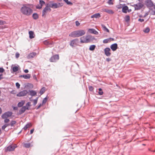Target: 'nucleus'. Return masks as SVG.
Returning a JSON list of instances; mask_svg holds the SVG:
<instances>
[{
  "mask_svg": "<svg viewBox=\"0 0 155 155\" xmlns=\"http://www.w3.org/2000/svg\"><path fill=\"white\" fill-rule=\"evenodd\" d=\"M131 11V9H130V10H128V12H130Z\"/></svg>",
  "mask_w": 155,
  "mask_h": 155,
  "instance_id": "nucleus-63",
  "label": "nucleus"
},
{
  "mask_svg": "<svg viewBox=\"0 0 155 155\" xmlns=\"http://www.w3.org/2000/svg\"><path fill=\"white\" fill-rule=\"evenodd\" d=\"M29 37L31 39L33 38H34V33L32 31H29Z\"/></svg>",
  "mask_w": 155,
  "mask_h": 155,
  "instance_id": "nucleus-26",
  "label": "nucleus"
},
{
  "mask_svg": "<svg viewBox=\"0 0 155 155\" xmlns=\"http://www.w3.org/2000/svg\"><path fill=\"white\" fill-rule=\"evenodd\" d=\"M48 5L46 4L45 7L44 8L42 12V16H44L45 15L47 11H48Z\"/></svg>",
  "mask_w": 155,
  "mask_h": 155,
  "instance_id": "nucleus-19",
  "label": "nucleus"
},
{
  "mask_svg": "<svg viewBox=\"0 0 155 155\" xmlns=\"http://www.w3.org/2000/svg\"><path fill=\"white\" fill-rule=\"evenodd\" d=\"M32 17L34 19L36 20L38 18V15L37 13H35L33 14Z\"/></svg>",
  "mask_w": 155,
  "mask_h": 155,
  "instance_id": "nucleus-29",
  "label": "nucleus"
},
{
  "mask_svg": "<svg viewBox=\"0 0 155 155\" xmlns=\"http://www.w3.org/2000/svg\"><path fill=\"white\" fill-rule=\"evenodd\" d=\"M47 99L46 97H45L44 99L43 100V101H42V104H45L46 103L47 101Z\"/></svg>",
  "mask_w": 155,
  "mask_h": 155,
  "instance_id": "nucleus-42",
  "label": "nucleus"
},
{
  "mask_svg": "<svg viewBox=\"0 0 155 155\" xmlns=\"http://www.w3.org/2000/svg\"><path fill=\"white\" fill-rule=\"evenodd\" d=\"M10 125L9 123L8 124H5L4 125H3L2 127V129L3 130H4L8 126Z\"/></svg>",
  "mask_w": 155,
  "mask_h": 155,
  "instance_id": "nucleus-34",
  "label": "nucleus"
},
{
  "mask_svg": "<svg viewBox=\"0 0 155 155\" xmlns=\"http://www.w3.org/2000/svg\"><path fill=\"white\" fill-rule=\"evenodd\" d=\"M143 6V5L141 3L139 2L136 4H134L133 5L135 10H140Z\"/></svg>",
  "mask_w": 155,
  "mask_h": 155,
  "instance_id": "nucleus-5",
  "label": "nucleus"
},
{
  "mask_svg": "<svg viewBox=\"0 0 155 155\" xmlns=\"http://www.w3.org/2000/svg\"><path fill=\"white\" fill-rule=\"evenodd\" d=\"M4 119L5 120H4V122L5 123H8L10 121L9 119L7 118Z\"/></svg>",
  "mask_w": 155,
  "mask_h": 155,
  "instance_id": "nucleus-44",
  "label": "nucleus"
},
{
  "mask_svg": "<svg viewBox=\"0 0 155 155\" xmlns=\"http://www.w3.org/2000/svg\"><path fill=\"white\" fill-rule=\"evenodd\" d=\"M36 55V52H32L30 53L28 56L27 58L28 59L32 58Z\"/></svg>",
  "mask_w": 155,
  "mask_h": 155,
  "instance_id": "nucleus-18",
  "label": "nucleus"
},
{
  "mask_svg": "<svg viewBox=\"0 0 155 155\" xmlns=\"http://www.w3.org/2000/svg\"><path fill=\"white\" fill-rule=\"evenodd\" d=\"M145 4L147 7H151L153 6V3L151 0H147L145 2Z\"/></svg>",
  "mask_w": 155,
  "mask_h": 155,
  "instance_id": "nucleus-8",
  "label": "nucleus"
},
{
  "mask_svg": "<svg viewBox=\"0 0 155 155\" xmlns=\"http://www.w3.org/2000/svg\"><path fill=\"white\" fill-rule=\"evenodd\" d=\"M101 17L100 14L99 13L95 14L91 16V18H99Z\"/></svg>",
  "mask_w": 155,
  "mask_h": 155,
  "instance_id": "nucleus-24",
  "label": "nucleus"
},
{
  "mask_svg": "<svg viewBox=\"0 0 155 155\" xmlns=\"http://www.w3.org/2000/svg\"><path fill=\"white\" fill-rule=\"evenodd\" d=\"M18 67L19 66H18V67L16 66L13 67L12 68V71L13 72H15L17 71L18 70Z\"/></svg>",
  "mask_w": 155,
  "mask_h": 155,
  "instance_id": "nucleus-30",
  "label": "nucleus"
},
{
  "mask_svg": "<svg viewBox=\"0 0 155 155\" xmlns=\"http://www.w3.org/2000/svg\"><path fill=\"white\" fill-rule=\"evenodd\" d=\"M2 109L1 108V107H0V114L2 113Z\"/></svg>",
  "mask_w": 155,
  "mask_h": 155,
  "instance_id": "nucleus-61",
  "label": "nucleus"
},
{
  "mask_svg": "<svg viewBox=\"0 0 155 155\" xmlns=\"http://www.w3.org/2000/svg\"><path fill=\"white\" fill-rule=\"evenodd\" d=\"M138 21L141 22H143L144 21V20L143 19L139 18Z\"/></svg>",
  "mask_w": 155,
  "mask_h": 155,
  "instance_id": "nucleus-53",
  "label": "nucleus"
},
{
  "mask_svg": "<svg viewBox=\"0 0 155 155\" xmlns=\"http://www.w3.org/2000/svg\"><path fill=\"white\" fill-rule=\"evenodd\" d=\"M88 32L97 35L98 34V32L94 28H91L88 30Z\"/></svg>",
  "mask_w": 155,
  "mask_h": 155,
  "instance_id": "nucleus-17",
  "label": "nucleus"
},
{
  "mask_svg": "<svg viewBox=\"0 0 155 155\" xmlns=\"http://www.w3.org/2000/svg\"><path fill=\"white\" fill-rule=\"evenodd\" d=\"M19 55H20V54L18 53V52L16 53V54H15L16 58H18L19 56Z\"/></svg>",
  "mask_w": 155,
  "mask_h": 155,
  "instance_id": "nucleus-52",
  "label": "nucleus"
},
{
  "mask_svg": "<svg viewBox=\"0 0 155 155\" xmlns=\"http://www.w3.org/2000/svg\"><path fill=\"white\" fill-rule=\"evenodd\" d=\"M153 12V15H155V11H154Z\"/></svg>",
  "mask_w": 155,
  "mask_h": 155,
  "instance_id": "nucleus-64",
  "label": "nucleus"
},
{
  "mask_svg": "<svg viewBox=\"0 0 155 155\" xmlns=\"http://www.w3.org/2000/svg\"><path fill=\"white\" fill-rule=\"evenodd\" d=\"M29 91L30 92V95L31 96H33L36 95L37 92L36 91L31 90H29Z\"/></svg>",
  "mask_w": 155,
  "mask_h": 155,
  "instance_id": "nucleus-22",
  "label": "nucleus"
},
{
  "mask_svg": "<svg viewBox=\"0 0 155 155\" xmlns=\"http://www.w3.org/2000/svg\"><path fill=\"white\" fill-rule=\"evenodd\" d=\"M24 71L25 73H27L28 72V70L26 69L24 70Z\"/></svg>",
  "mask_w": 155,
  "mask_h": 155,
  "instance_id": "nucleus-58",
  "label": "nucleus"
},
{
  "mask_svg": "<svg viewBox=\"0 0 155 155\" xmlns=\"http://www.w3.org/2000/svg\"><path fill=\"white\" fill-rule=\"evenodd\" d=\"M17 147L16 145H10L7 147V150L11 151H13L15 148Z\"/></svg>",
  "mask_w": 155,
  "mask_h": 155,
  "instance_id": "nucleus-12",
  "label": "nucleus"
},
{
  "mask_svg": "<svg viewBox=\"0 0 155 155\" xmlns=\"http://www.w3.org/2000/svg\"><path fill=\"white\" fill-rule=\"evenodd\" d=\"M34 129H32L31 130H30V134H32L34 132Z\"/></svg>",
  "mask_w": 155,
  "mask_h": 155,
  "instance_id": "nucleus-57",
  "label": "nucleus"
},
{
  "mask_svg": "<svg viewBox=\"0 0 155 155\" xmlns=\"http://www.w3.org/2000/svg\"><path fill=\"white\" fill-rule=\"evenodd\" d=\"M45 87H43L41 88V90H40V93L41 94H43L44 93V92H45Z\"/></svg>",
  "mask_w": 155,
  "mask_h": 155,
  "instance_id": "nucleus-40",
  "label": "nucleus"
},
{
  "mask_svg": "<svg viewBox=\"0 0 155 155\" xmlns=\"http://www.w3.org/2000/svg\"><path fill=\"white\" fill-rule=\"evenodd\" d=\"M15 85L17 88L18 89L20 88V85L18 82H16L15 84Z\"/></svg>",
  "mask_w": 155,
  "mask_h": 155,
  "instance_id": "nucleus-47",
  "label": "nucleus"
},
{
  "mask_svg": "<svg viewBox=\"0 0 155 155\" xmlns=\"http://www.w3.org/2000/svg\"><path fill=\"white\" fill-rule=\"evenodd\" d=\"M107 3L109 5H112L113 4L112 2V0H109L108 1Z\"/></svg>",
  "mask_w": 155,
  "mask_h": 155,
  "instance_id": "nucleus-45",
  "label": "nucleus"
},
{
  "mask_svg": "<svg viewBox=\"0 0 155 155\" xmlns=\"http://www.w3.org/2000/svg\"><path fill=\"white\" fill-rule=\"evenodd\" d=\"M39 4L38 5L36 6L37 9H40L42 8L43 5L45 4V2L42 0H40L39 1Z\"/></svg>",
  "mask_w": 155,
  "mask_h": 155,
  "instance_id": "nucleus-11",
  "label": "nucleus"
},
{
  "mask_svg": "<svg viewBox=\"0 0 155 155\" xmlns=\"http://www.w3.org/2000/svg\"><path fill=\"white\" fill-rule=\"evenodd\" d=\"M101 26L104 31L107 32H109V29L107 28L106 26L104 24H102L101 25Z\"/></svg>",
  "mask_w": 155,
  "mask_h": 155,
  "instance_id": "nucleus-23",
  "label": "nucleus"
},
{
  "mask_svg": "<svg viewBox=\"0 0 155 155\" xmlns=\"http://www.w3.org/2000/svg\"><path fill=\"white\" fill-rule=\"evenodd\" d=\"M75 24H76V25L77 26H78L80 25V23L78 21H76Z\"/></svg>",
  "mask_w": 155,
  "mask_h": 155,
  "instance_id": "nucleus-50",
  "label": "nucleus"
},
{
  "mask_svg": "<svg viewBox=\"0 0 155 155\" xmlns=\"http://www.w3.org/2000/svg\"><path fill=\"white\" fill-rule=\"evenodd\" d=\"M31 144L30 143H24V146L25 147L27 148H29Z\"/></svg>",
  "mask_w": 155,
  "mask_h": 155,
  "instance_id": "nucleus-33",
  "label": "nucleus"
},
{
  "mask_svg": "<svg viewBox=\"0 0 155 155\" xmlns=\"http://www.w3.org/2000/svg\"><path fill=\"white\" fill-rule=\"evenodd\" d=\"M78 40L77 38L75 39L71 40L70 43V45L72 47H74V45H77L78 42Z\"/></svg>",
  "mask_w": 155,
  "mask_h": 155,
  "instance_id": "nucleus-9",
  "label": "nucleus"
},
{
  "mask_svg": "<svg viewBox=\"0 0 155 155\" xmlns=\"http://www.w3.org/2000/svg\"><path fill=\"white\" fill-rule=\"evenodd\" d=\"M128 8L127 6H125L122 8V12L124 13L127 12V10H128Z\"/></svg>",
  "mask_w": 155,
  "mask_h": 155,
  "instance_id": "nucleus-27",
  "label": "nucleus"
},
{
  "mask_svg": "<svg viewBox=\"0 0 155 155\" xmlns=\"http://www.w3.org/2000/svg\"><path fill=\"white\" fill-rule=\"evenodd\" d=\"M43 105V104H41V103L40 104H39V106H38L37 107H36V109L37 110L38 109H39V108H40V107L41 106H42Z\"/></svg>",
  "mask_w": 155,
  "mask_h": 155,
  "instance_id": "nucleus-48",
  "label": "nucleus"
},
{
  "mask_svg": "<svg viewBox=\"0 0 155 155\" xmlns=\"http://www.w3.org/2000/svg\"><path fill=\"white\" fill-rule=\"evenodd\" d=\"M88 88L89 90L90 91H92L94 90V87L92 86H88Z\"/></svg>",
  "mask_w": 155,
  "mask_h": 155,
  "instance_id": "nucleus-43",
  "label": "nucleus"
},
{
  "mask_svg": "<svg viewBox=\"0 0 155 155\" xmlns=\"http://www.w3.org/2000/svg\"><path fill=\"white\" fill-rule=\"evenodd\" d=\"M38 97H37L33 101V105L34 106H35L36 104L38 102Z\"/></svg>",
  "mask_w": 155,
  "mask_h": 155,
  "instance_id": "nucleus-36",
  "label": "nucleus"
},
{
  "mask_svg": "<svg viewBox=\"0 0 155 155\" xmlns=\"http://www.w3.org/2000/svg\"><path fill=\"white\" fill-rule=\"evenodd\" d=\"M102 11L108 14H114V12L111 10H109L107 9H103Z\"/></svg>",
  "mask_w": 155,
  "mask_h": 155,
  "instance_id": "nucleus-21",
  "label": "nucleus"
},
{
  "mask_svg": "<svg viewBox=\"0 0 155 155\" xmlns=\"http://www.w3.org/2000/svg\"><path fill=\"white\" fill-rule=\"evenodd\" d=\"M5 71L4 69L2 68H0V73H2Z\"/></svg>",
  "mask_w": 155,
  "mask_h": 155,
  "instance_id": "nucleus-49",
  "label": "nucleus"
},
{
  "mask_svg": "<svg viewBox=\"0 0 155 155\" xmlns=\"http://www.w3.org/2000/svg\"><path fill=\"white\" fill-rule=\"evenodd\" d=\"M2 74H0V80L3 79V78L2 77Z\"/></svg>",
  "mask_w": 155,
  "mask_h": 155,
  "instance_id": "nucleus-59",
  "label": "nucleus"
},
{
  "mask_svg": "<svg viewBox=\"0 0 155 155\" xmlns=\"http://www.w3.org/2000/svg\"><path fill=\"white\" fill-rule=\"evenodd\" d=\"M106 61L107 62H109L111 61V59L110 58H106Z\"/></svg>",
  "mask_w": 155,
  "mask_h": 155,
  "instance_id": "nucleus-55",
  "label": "nucleus"
},
{
  "mask_svg": "<svg viewBox=\"0 0 155 155\" xmlns=\"http://www.w3.org/2000/svg\"><path fill=\"white\" fill-rule=\"evenodd\" d=\"M125 20L126 21L128 22V21L130 19V17L129 15H126L125 16Z\"/></svg>",
  "mask_w": 155,
  "mask_h": 155,
  "instance_id": "nucleus-39",
  "label": "nucleus"
},
{
  "mask_svg": "<svg viewBox=\"0 0 155 155\" xmlns=\"http://www.w3.org/2000/svg\"><path fill=\"white\" fill-rule=\"evenodd\" d=\"M63 5V4L62 3H53L52 4H50V7L53 8H59L62 6Z\"/></svg>",
  "mask_w": 155,
  "mask_h": 155,
  "instance_id": "nucleus-4",
  "label": "nucleus"
},
{
  "mask_svg": "<svg viewBox=\"0 0 155 155\" xmlns=\"http://www.w3.org/2000/svg\"><path fill=\"white\" fill-rule=\"evenodd\" d=\"M85 33V30H79L71 32L69 35V36L73 38L78 37L84 35Z\"/></svg>",
  "mask_w": 155,
  "mask_h": 155,
  "instance_id": "nucleus-1",
  "label": "nucleus"
},
{
  "mask_svg": "<svg viewBox=\"0 0 155 155\" xmlns=\"http://www.w3.org/2000/svg\"><path fill=\"white\" fill-rule=\"evenodd\" d=\"M22 13L27 16H29L31 15L33 12V10L30 7L24 6L21 8Z\"/></svg>",
  "mask_w": 155,
  "mask_h": 155,
  "instance_id": "nucleus-2",
  "label": "nucleus"
},
{
  "mask_svg": "<svg viewBox=\"0 0 155 155\" xmlns=\"http://www.w3.org/2000/svg\"><path fill=\"white\" fill-rule=\"evenodd\" d=\"M148 15V12L146 13L145 14V15L143 16V17H145L146 16H147Z\"/></svg>",
  "mask_w": 155,
  "mask_h": 155,
  "instance_id": "nucleus-60",
  "label": "nucleus"
},
{
  "mask_svg": "<svg viewBox=\"0 0 155 155\" xmlns=\"http://www.w3.org/2000/svg\"><path fill=\"white\" fill-rule=\"evenodd\" d=\"M12 112L11 111L6 112L2 114V117L3 119L8 118L11 117L12 115Z\"/></svg>",
  "mask_w": 155,
  "mask_h": 155,
  "instance_id": "nucleus-6",
  "label": "nucleus"
},
{
  "mask_svg": "<svg viewBox=\"0 0 155 155\" xmlns=\"http://www.w3.org/2000/svg\"><path fill=\"white\" fill-rule=\"evenodd\" d=\"M114 39L113 38H107L106 39H104L103 41V42L104 44H106L108 42H110L111 41H114Z\"/></svg>",
  "mask_w": 155,
  "mask_h": 155,
  "instance_id": "nucleus-16",
  "label": "nucleus"
},
{
  "mask_svg": "<svg viewBox=\"0 0 155 155\" xmlns=\"http://www.w3.org/2000/svg\"><path fill=\"white\" fill-rule=\"evenodd\" d=\"M34 78L35 79H37V78L35 75L34 76Z\"/></svg>",
  "mask_w": 155,
  "mask_h": 155,
  "instance_id": "nucleus-62",
  "label": "nucleus"
},
{
  "mask_svg": "<svg viewBox=\"0 0 155 155\" xmlns=\"http://www.w3.org/2000/svg\"><path fill=\"white\" fill-rule=\"evenodd\" d=\"M64 1L67 4L70 5H72L73 4L71 2L69 1L68 0H64Z\"/></svg>",
  "mask_w": 155,
  "mask_h": 155,
  "instance_id": "nucleus-38",
  "label": "nucleus"
},
{
  "mask_svg": "<svg viewBox=\"0 0 155 155\" xmlns=\"http://www.w3.org/2000/svg\"><path fill=\"white\" fill-rule=\"evenodd\" d=\"M19 78L23 77L25 79H29L31 77V75L29 74H27L26 75H20L19 76Z\"/></svg>",
  "mask_w": 155,
  "mask_h": 155,
  "instance_id": "nucleus-20",
  "label": "nucleus"
},
{
  "mask_svg": "<svg viewBox=\"0 0 155 155\" xmlns=\"http://www.w3.org/2000/svg\"><path fill=\"white\" fill-rule=\"evenodd\" d=\"M47 5H48V11L50 12L51 11V9L50 8V4L48 3H47Z\"/></svg>",
  "mask_w": 155,
  "mask_h": 155,
  "instance_id": "nucleus-46",
  "label": "nucleus"
},
{
  "mask_svg": "<svg viewBox=\"0 0 155 155\" xmlns=\"http://www.w3.org/2000/svg\"><path fill=\"white\" fill-rule=\"evenodd\" d=\"M31 126V123H28L24 127L23 129L24 130H26L27 129Z\"/></svg>",
  "mask_w": 155,
  "mask_h": 155,
  "instance_id": "nucleus-28",
  "label": "nucleus"
},
{
  "mask_svg": "<svg viewBox=\"0 0 155 155\" xmlns=\"http://www.w3.org/2000/svg\"><path fill=\"white\" fill-rule=\"evenodd\" d=\"M28 93V91L26 90H24L18 93L17 94V96L18 97H22L25 96Z\"/></svg>",
  "mask_w": 155,
  "mask_h": 155,
  "instance_id": "nucleus-10",
  "label": "nucleus"
},
{
  "mask_svg": "<svg viewBox=\"0 0 155 155\" xmlns=\"http://www.w3.org/2000/svg\"><path fill=\"white\" fill-rule=\"evenodd\" d=\"M59 58V55L55 54L51 56L50 59V61L51 62H55L57 61L58 60Z\"/></svg>",
  "mask_w": 155,
  "mask_h": 155,
  "instance_id": "nucleus-7",
  "label": "nucleus"
},
{
  "mask_svg": "<svg viewBox=\"0 0 155 155\" xmlns=\"http://www.w3.org/2000/svg\"><path fill=\"white\" fill-rule=\"evenodd\" d=\"M16 123V121L15 120H12L11 122L9 123V125H11L12 127L14 126V124H15Z\"/></svg>",
  "mask_w": 155,
  "mask_h": 155,
  "instance_id": "nucleus-32",
  "label": "nucleus"
},
{
  "mask_svg": "<svg viewBox=\"0 0 155 155\" xmlns=\"http://www.w3.org/2000/svg\"><path fill=\"white\" fill-rule=\"evenodd\" d=\"M25 103V101H21L20 102H19L18 104V106L19 107H22L23 106Z\"/></svg>",
  "mask_w": 155,
  "mask_h": 155,
  "instance_id": "nucleus-25",
  "label": "nucleus"
},
{
  "mask_svg": "<svg viewBox=\"0 0 155 155\" xmlns=\"http://www.w3.org/2000/svg\"><path fill=\"white\" fill-rule=\"evenodd\" d=\"M110 50L109 48H106L104 49V52L105 55L107 57L110 56L111 53L110 52Z\"/></svg>",
  "mask_w": 155,
  "mask_h": 155,
  "instance_id": "nucleus-13",
  "label": "nucleus"
},
{
  "mask_svg": "<svg viewBox=\"0 0 155 155\" xmlns=\"http://www.w3.org/2000/svg\"><path fill=\"white\" fill-rule=\"evenodd\" d=\"M26 110H28V107H26V106H24L21 107V109L19 111V114H21L24 113Z\"/></svg>",
  "mask_w": 155,
  "mask_h": 155,
  "instance_id": "nucleus-14",
  "label": "nucleus"
},
{
  "mask_svg": "<svg viewBox=\"0 0 155 155\" xmlns=\"http://www.w3.org/2000/svg\"><path fill=\"white\" fill-rule=\"evenodd\" d=\"M13 109L14 110H18V107H13Z\"/></svg>",
  "mask_w": 155,
  "mask_h": 155,
  "instance_id": "nucleus-56",
  "label": "nucleus"
},
{
  "mask_svg": "<svg viewBox=\"0 0 155 155\" xmlns=\"http://www.w3.org/2000/svg\"><path fill=\"white\" fill-rule=\"evenodd\" d=\"M99 92L98 94L100 95H102L103 94V92L101 88H99L98 89Z\"/></svg>",
  "mask_w": 155,
  "mask_h": 155,
  "instance_id": "nucleus-37",
  "label": "nucleus"
},
{
  "mask_svg": "<svg viewBox=\"0 0 155 155\" xmlns=\"http://www.w3.org/2000/svg\"><path fill=\"white\" fill-rule=\"evenodd\" d=\"M5 22L4 21L2 20H0V25H4L5 23Z\"/></svg>",
  "mask_w": 155,
  "mask_h": 155,
  "instance_id": "nucleus-51",
  "label": "nucleus"
},
{
  "mask_svg": "<svg viewBox=\"0 0 155 155\" xmlns=\"http://www.w3.org/2000/svg\"><path fill=\"white\" fill-rule=\"evenodd\" d=\"M80 40V42L81 43H88L92 40V38L91 36L88 35L81 37Z\"/></svg>",
  "mask_w": 155,
  "mask_h": 155,
  "instance_id": "nucleus-3",
  "label": "nucleus"
},
{
  "mask_svg": "<svg viewBox=\"0 0 155 155\" xmlns=\"http://www.w3.org/2000/svg\"><path fill=\"white\" fill-rule=\"evenodd\" d=\"M110 48L113 51H115L117 48V45L116 43L112 44L111 45Z\"/></svg>",
  "mask_w": 155,
  "mask_h": 155,
  "instance_id": "nucleus-15",
  "label": "nucleus"
},
{
  "mask_svg": "<svg viewBox=\"0 0 155 155\" xmlns=\"http://www.w3.org/2000/svg\"><path fill=\"white\" fill-rule=\"evenodd\" d=\"M96 47V46L95 45H91L89 48V50L90 51H93L94 50Z\"/></svg>",
  "mask_w": 155,
  "mask_h": 155,
  "instance_id": "nucleus-31",
  "label": "nucleus"
},
{
  "mask_svg": "<svg viewBox=\"0 0 155 155\" xmlns=\"http://www.w3.org/2000/svg\"><path fill=\"white\" fill-rule=\"evenodd\" d=\"M122 7V5L121 4H120L119 5H118V6L117 7V8L119 9L120 8Z\"/></svg>",
  "mask_w": 155,
  "mask_h": 155,
  "instance_id": "nucleus-54",
  "label": "nucleus"
},
{
  "mask_svg": "<svg viewBox=\"0 0 155 155\" xmlns=\"http://www.w3.org/2000/svg\"><path fill=\"white\" fill-rule=\"evenodd\" d=\"M150 31V29L149 27H147L145 29L143 30V31L146 33H148Z\"/></svg>",
  "mask_w": 155,
  "mask_h": 155,
  "instance_id": "nucleus-35",
  "label": "nucleus"
},
{
  "mask_svg": "<svg viewBox=\"0 0 155 155\" xmlns=\"http://www.w3.org/2000/svg\"><path fill=\"white\" fill-rule=\"evenodd\" d=\"M31 106V103L30 102H28L26 104V107H28V110H29V107Z\"/></svg>",
  "mask_w": 155,
  "mask_h": 155,
  "instance_id": "nucleus-41",
  "label": "nucleus"
}]
</instances>
